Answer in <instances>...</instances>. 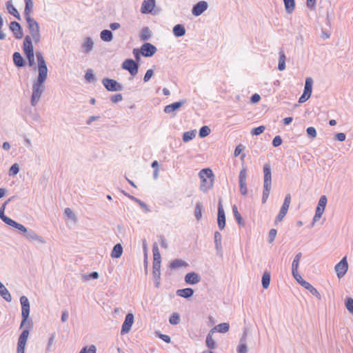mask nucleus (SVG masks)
Returning <instances> with one entry per match:
<instances>
[{
    "label": "nucleus",
    "instance_id": "nucleus-17",
    "mask_svg": "<svg viewBox=\"0 0 353 353\" xmlns=\"http://www.w3.org/2000/svg\"><path fill=\"white\" fill-rule=\"evenodd\" d=\"M134 317L132 313H128L126 314L124 322L123 323L121 326V334H125L129 332L134 323Z\"/></svg>",
    "mask_w": 353,
    "mask_h": 353
},
{
    "label": "nucleus",
    "instance_id": "nucleus-14",
    "mask_svg": "<svg viewBox=\"0 0 353 353\" xmlns=\"http://www.w3.org/2000/svg\"><path fill=\"white\" fill-rule=\"evenodd\" d=\"M157 51V48L156 46L150 43H144L141 46V55L144 57H151L156 53Z\"/></svg>",
    "mask_w": 353,
    "mask_h": 353
},
{
    "label": "nucleus",
    "instance_id": "nucleus-8",
    "mask_svg": "<svg viewBox=\"0 0 353 353\" xmlns=\"http://www.w3.org/2000/svg\"><path fill=\"white\" fill-rule=\"evenodd\" d=\"M312 85L313 79L311 77H307L305 81L303 92L299 99V103H303L310 98L312 92Z\"/></svg>",
    "mask_w": 353,
    "mask_h": 353
},
{
    "label": "nucleus",
    "instance_id": "nucleus-57",
    "mask_svg": "<svg viewBox=\"0 0 353 353\" xmlns=\"http://www.w3.org/2000/svg\"><path fill=\"white\" fill-rule=\"evenodd\" d=\"M54 339H55V333L54 332V333L50 334V337L48 338V345H47V347H46V352L51 351L50 347L54 342Z\"/></svg>",
    "mask_w": 353,
    "mask_h": 353
},
{
    "label": "nucleus",
    "instance_id": "nucleus-6",
    "mask_svg": "<svg viewBox=\"0 0 353 353\" xmlns=\"http://www.w3.org/2000/svg\"><path fill=\"white\" fill-rule=\"evenodd\" d=\"M25 19L31 35L30 37L35 43H38L41 40L40 28L38 22L32 17L25 18Z\"/></svg>",
    "mask_w": 353,
    "mask_h": 353
},
{
    "label": "nucleus",
    "instance_id": "nucleus-37",
    "mask_svg": "<svg viewBox=\"0 0 353 353\" xmlns=\"http://www.w3.org/2000/svg\"><path fill=\"white\" fill-rule=\"evenodd\" d=\"M25 2V9H24V18L32 17L30 15V12L32 10L33 8V1L32 0H24Z\"/></svg>",
    "mask_w": 353,
    "mask_h": 353
},
{
    "label": "nucleus",
    "instance_id": "nucleus-36",
    "mask_svg": "<svg viewBox=\"0 0 353 353\" xmlns=\"http://www.w3.org/2000/svg\"><path fill=\"white\" fill-rule=\"evenodd\" d=\"M6 8L8 12L16 17L18 20H21V16L17 11V8L12 5L11 1H8L6 3Z\"/></svg>",
    "mask_w": 353,
    "mask_h": 353
},
{
    "label": "nucleus",
    "instance_id": "nucleus-28",
    "mask_svg": "<svg viewBox=\"0 0 353 353\" xmlns=\"http://www.w3.org/2000/svg\"><path fill=\"white\" fill-rule=\"evenodd\" d=\"M230 325L228 323H221L214 326L210 330V332H218L219 333H226L229 331Z\"/></svg>",
    "mask_w": 353,
    "mask_h": 353
},
{
    "label": "nucleus",
    "instance_id": "nucleus-18",
    "mask_svg": "<svg viewBox=\"0 0 353 353\" xmlns=\"http://www.w3.org/2000/svg\"><path fill=\"white\" fill-rule=\"evenodd\" d=\"M9 28L10 31L13 33V36L15 39H20L23 37V31L21 24L19 22L16 21L10 22Z\"/></svg>",
    "mask_w": 353,
    "mask_h": 353
},
{
    "label": "nucleus",
    "instance_id": "nucleus-21",
    "mask_svg": "<svg viewBox=\"0 0 353 353\" xmlns=\"http://www.w3.org/2000/svg\"><path fill=\"white\" fill-rule=\"evenodd\" d=\"M185 282L189 285H195L200 282V275L194 272L187 273L185 276Z\"/></svg>",
    "mask_w": 353,
    "mask_h": 353
},
{
    "label": "nucleus",
    "instance_id": "nucleus-33",
    "mask_svg": "<svg viewBox=\"0 0 353 353\" xmlns=\"http://www.w3.org/2000/svg\"><path fill=\"white\" fill-rule=\"evenodd\" d=\"M188 266V264L187 262L184 261L182 259H174L169 265V268L170 270H174L178 268L181 267H187Z\"/></svg>",
    "mask_w": 353,
    "mask_h": 353
},
{
    "label": "nucleus",
    "instance_id": "nucleus-59",
    "mask_svg": "<svg viewBox=\"0 0 353 353\" xmlns=\"http://www.w3.org/2000/svg\"><path fill=\"white\" fill-rule=\"evenodd\" d=\"M156 336L167 343H169L171 342L170 336L167 334H161L159 332H157Z\"/></svg>",
    "mask_w": 353,
    "mask_h": 353
},
{
    "label": "nucleus",
    "instance_id": "nucleus-13",
    "mask_svg": "<svg viewBox=\"0 0 353 353\" xmlns=\"http://www.w3.org/2000/svg\"><path fill=\"white\" fill-rule=\"evenodd\" d=\"M186 99L174 102L164 107L163 112L166 114H172V117H175L176 112L186 103Z\"/></svg>",
    "mask_w": 353,
    "mask_h": 353
},
{
    "label": "nucleus",
    "instance_id": "nucleus-40",
    "mask_svg": "<svg viewBox=\"0 0 353 353\" xmlns=\"http://www.w3.org/2000/svg\"><path fill=\"white\" fill-rule=\"evenodd\" d=\"M232 212L234 214V216L237 221L238 224L241 226L245 225V221L243 220L242 216L241 214L239 212L237 207L234 205L232 207Z\"/></svg>",
    "mask_w": 353,
    "mask_h": 353
},
{
    "label": "nucleus",
    "instance_id": "nucleus-22",
    "mask_svg": "<svg viewBox=\"0 0 353 353\" xmlns=\"http://www.w3.org/2000/svg\"><path fill=\"white\" fill-rule=\"evenodd\" d=\"M221 241H222V235L221 234L216 231L214 232V244H215V248L216 250V254L222 256H223V249L221 245Z\"/></svg>",
    "mask_w": 353,
    "mask_h": 353
},
{
    "label": "nucleus",
    "instance_id": "nucleus-35",
    "mask_svg": "<svg viewBox=\"0 0 353 353\" xmlns=\"http://www.w3.org/2000/svg\"><path fill=\"white\" fill-rule=\"evenodd\" d=\"M270 279H271L270 272L268 271V270L265 271L262 276V280H261L262 286L264 289H268V287L270 286Z\"/></svg>",
    "mask_w": 353,
    "mask_h": 353
},
{
    "label": "nucleus",
    "instance_id": "nucleus-44",
    "mask_svg": "<svg viewBox=\"0 0 353 353\" xmlns=\"http://www.w3.org/2000/svg\"><path fill=\"white\" fill-rule=\"evenodd\" d=\"M214 332H210V331L209 333L208 334V335L206 336V339H205L206 345L210 349H214L215 347V341L213 340L212 336V334Z\"/></svg>",
    "mask_w": 353,
    "mask_h": 353
},
{
    "label": "nucleus",
    "instance_id": "nucleus-56",
    "mask_svg": "<svg viewBox=\"0 0 353 353\" xmlns=\"http://www.w3.org/2000/svg\"><path fill=\"white\" fill-rule=\"evenodd\" d=\"M247 170L246 168H243L239 172V183H246Z\"/></svg>",
    "mask_w": 353,
    "mask_h": 353
},
{
    "label": "nucleus",
    "instance_id": "nucleus-10",
    "mask_svg": "<svg viewBox=\"0 0 353 353\" xmlns=\"http://www.w3.org/2000/svg\"><path fill=\"white\" fill-rule=\"evenodd\" d=\"M291 202V195L290 194H287L285 196L283 203L279 210L278 215L276 216L274 223L277 224L279 222L281 221L286 214L288 213L290 205Z\"/></svg>",
    "mask_w": 353,
    "mask_h": 353
},
{
    "label": "nucleus",
    "instance_id": "nucleus-39",
    "mask_svg": "<svg viewBox=\"0 0 353 353\" xmlns=\"http://www.w3.org/2000/svg\"><path fill=\"white\" fill-rule=\"evenodd\" d=\"M8 225L11 226V227H13V228H16L17 230H19V231H21L23 233V235L25 234V233L28 230L23 225H22L21 223H17V221H14L12 219L8 223Z\"/></svg>",
    "mask_w": 353,
    "mask_h": 353
},
{
    "label": "nucleus",
    "instance_id": "nucleus-4",
    "mask_svg": "<svg viewBox=\"0 0 353 353\" xmlns=\"http://www.w3.org/2000/svg\"><path fill=\"white\" fill-rule=\"evenodd\" d=\"M263 190L262 196V203H265L268 199L272 188V172L271 167L269 163L263 165Z\"/></svg>",
    "mask_w": 353,
    "mask_h": 353
},
{
    "label": "nucleus",
    "instance_id": "nucleus-16",
    "mask_svg": "<svg viewBox=\"0 0 353 353\" xmlns=\"http://www.w3.org/2000/svg\"><path fill=\"white\" fill-rule=\"evenodd\" d=\"M208 8V3L205 1H200L192 6V14L195 17L201 15Z\"/></svg>",
    "mask_w": 353,
    "mask_h": 353
},
{
    "label": "nucleus",
    "instance_id": "nucleus-34",
    "mask_svg": "<svg viewBox=\"0 0 353 353\" xmlns=\"http://www.w3.org/2000/svg\"><path fill=\"white\" fill-rule=\"evenodd\" d=\"M0 295L2 296L3 299H5L8 302H10L12 301V296L8 289L4 286V285L0 281Z\"/></svg>",
    "mask_w": 353,
    "mask_h": 353
},
{
    "label": "nucleus",
    "instance_id": "nucleus-19",
    "mask_svg": "<svg viewBox=\"0 0 353 353\" xmlns=\"http://www.w3.org/2000/svg\"><path fill=\"white\" fill-rule=\"evenodd\" d=\"M23 236H26L27 239L31 242L37 241L41 244L46 243L45 239L42 236L38 235L31 229L28 230Z\"/></svg>",
    "mask_w": 353,
    "mask_h": 353
},
{
    "label": "nucleus",
    "instance_id": "nucleus-38",
    "mask_svg": "<svg viewBox=\"0 0 353 353\" xmlns=\"http://www.w3.org/2000/svg\"><path fill=\"white\" fill-rule=\"evenodd\" d=\"M285 11L288 14L293 12L295 8V0H283Z\"/></svg>",
    "mask_w": 353,
    "mask_h": 353
},
{
    "label": "nucleus",
    "instance_id": "nucleus-61",
    "mask_svg": "<svg viewBox=\"0 0 353 353\" xmlns=\"http://www.w3.org/2000/svg\"><path fill=\"white\" fill-rule=\"evenodd\" d=\"M64 214L70 219H72V220H75L76 219V216L75 214H74V212H72V210L69 208H66L65 210H64Z\"/></svg>",
    "mask_w": 353,
    "mask_h": 353
},
{
    "label": "nucleus",
    "instance_id": "nucleus-47",
    "mask_svg": "<svg viewBox=\"0 0 353 353\" xmlns=\"http://www.w3.org/2000/svg\"><path fill=\"white\" fill-rule=\"evenodd\" d=\"M132 201L138 203L139 205V206L144 210V212L145 213L150 212V210L149 207L148 206V205L145 203H144L143 201H142L141 200H140L139 199L132 198Z\"/></svg>",
    "mask_w": 353,
    "mask_h": 353
},
{
    "label": "nucleus",
    "instance_id": "nucleus-50",
    "mask_svg": "<svg viewBox=\"0 0 353 353\" xmlns=\"http://www.w3.org/2000/svg\"><path fill=\"white\" fill-rule=\"evenodd\" d=\"M85 79L88 82H94L96 81V78L93 71L91 69H88L85 74Z\"/></svg>",
    "mask_w": 353,
    "mask_h": 353
},
{
    "label": "nucleus",
    "instance_id": "nucleus-1",
    "mask_svg": "<svg viewBox=\"0 0 353 353\" xmlns=\"http://www.w3.org/2000/svg\"><path fill=\"white\" fill-rule=\"evenodd\" d=\"M20 303L21 305V322L20 329L25 327L18 339L17 353H25V347L29 336L30 329L33 326L32 320L29 319L30 315V302L26 296L20 297Z\"/></svg>",
    "mask_w": 353,
    "mask_h": 353
},
{
    "label": "nucleus",
    "instance_id": "nucleus-51",
    "mask_svg": "<svg viewBox=\"0 0 353 353\" xmlns=\"http://www.w3.org/2000/svg\"><path fill=\"white\" fill-rule=\"evenodd\" d=\"M265 129V128L264 125H260L256 128H254L251 130V134L255 136L260 135L264 132Z\"/></svg>",
    "mask_w": 353,
    "mask_h": 353
},
{
    "label": "nucleus",
    "instance_id": "nucleus-42",
    "mask_svg": "<svg viewBox=\"0 0 353 353\" xmlns=\"http://www.w3.org/2000/svg\"><path fill=\"white\" fill-rule=\"evenodd\" d=\"M203 205L200 202H197L194 208V216L197 221H200L202 218Z\"/></svg>",
    "mask_w": 353,
    "mask_h": 353
},
{
    "label": "nucleus",
    "instance_id": "nucleus-15",
    "mask_svg": "<svg viewBox=\"0 0 353 353\" xmlns=\"http://www.w3.org/2000/svg\"><path fill=\"white\" fill-rule=\"evenodd\" d=\"M225 214L223 210L221 200L219 199L218 203V213H217V224L219 230H222L225 227Z\"/></svg>",
    "mask_w": 353,
    "mask_h": 353
},
{
    "label": "nucleus",
    "instance_id": "nucleus-43",
    "mask_svg": "<svg viewBox=\"0 0 353 353\" xmlns=\"http://www.w3.org/2000/svg\"><path fill=\"white\" fill-rule=\"evenodd\" d=\"M195 135H196L195 131H194V130L185 132L183 134V137H182L183 141L185 143H187V142L192 140L195 137Z\"/></svg>",
    "mask_w": 353,
    "mask_h": 353
},
{
    "label": "nucleus",
    "instance_id": "nucleus-45",
    "mask_svg": "<svg viewBox=\"0 0 353 353\" xmlns=\"http://www.w3.org/2000/svg\"><path fill=\"white\" fill-rule=\"evenodd\" d=\"M180 322V315L177 312H173L170 318H169V323L171 325H176L179 324Z\"/></svg>",
    "mask_w": 353,
    "mask_h": 353
},
{
    "label": "nucleus",
    "instance_id": "nucleus-25",
    "mask_svg": "<svg viewBox=\"0 0 353 353\" xmlns=\"http://www.w3.org/2000/svg\"><path fill=\"white\" fill-rule=\"evenodd\" d=\"M194 290L190 288H186L183 289L177 290L176 292V294L177 296L185 298V299H189L192 297L194 294Z\"/></svg>",
    "mask_w": 353,
    "mask_h": 353
},
{
    "label": "nucleus",
    "instance_id": "nucleus-26",
    "mask_svg": "<svg viewBox=\"0 0 353 353\" xmlns=\"http://www.w3.org/2000/svg\"><path fill=\"white\" fill-rule=\"evenodd\" d=\"M94 46V42L91 37H86L84 40L83 43L82 44V51L85 54H88L90 52Z\"/></svg>",
    "mask_w": 353,
    "mask_h": 353
},
{
    "label": "nucleus",
    "instance_id": "nucleus-48",
    "mask_svg": "<svg viewBox=\"0 0 353 353\" xmlns=\"http://www.w3.org/2000/svg\"><path fill=\"white\" fill-rule=\"evenodd\" d=\"M345 305L348 312L353 314V299L351 297H346L345 300Z\"/></svg>",
    "mask_w": 353,
    "mask_h": 353
},
{
    "label": "nucleus",
    "instance_id": "nucleus-24",
    "mask_svg": "<svg viewBox=\"0 0 353 353\" xmlns=\"http://www.w3.org/2000/svg\"><path fill=\"white\" fill-rule=\"evenodd\" d=\"M14 64L17 68H23L26 65V62L22 55L19 52H15L12 54Z\"/></svg>",
    "mask_w": 353,
    "mask_h": 353
},
{
    "label": "nucleus",
    "instance_id": "nucleus-58",
    "mask_svg": "<svg viewBox=\"0 0 353 353\" xmlns=\"http://www.w3.org/2000/svg\"><path fill=\"white\" fill-rule=\"evenodd\" d=\"M276 234H277V230L276 229L272 228L269 231L268 239V243H271L274 241Z\"/></svg>",
    "mask_w": 353,
    "mask_h": 353
},
{
    "label": "nucleus",
    "instance_id": "nucleus-12",
    "mask_svg": "<svg viewBox=\"0 0 353 353\" xmlns=\"http://www.w3.org/2000/svg\"><path fill=\"white\" fill-rule=\"evenodd\" d=\"M334 269L336 272L337 277L339 279L343 277L348 270L347 256L343 257L342 259L335 265Z\"/></svg>",
    "mask_w": 353,
    "mask_h": 353
},
{
    "label": "nucleus",
    "instance_id": "nucleus-52",
    "mask_svg": "<svg viewBox=\"0 0 353 353\" xmlns=\"http://www.w3.org/2000/svg\"><path fill=\"white\" fill-rule=\"evenodd\" d=\"M248 347L246 343L240 342L236 347L237 353H247Z\"/></svg>",
    "mask_w": 353,
    "mask_h": 353
},
{
    "label": "nucleus",
    "instance_id": "nucleus-54",
    "mask_svg": "<svg viewBox=\"0 0 353 353\" xmlns=\"http://www.w3.org/2000/svg\"><path fill=\"white\" fill-rule=\"evenodd\" d=\"M327 201V199L326 196L322 195L319 200L318 205L316 207L321 208L325 210V208L326 207Z\"/></svg>",
    "mask_w": 353,
    "mask_h": 353
},
{
    "label": "nucleus",
    "instance_id": "nucleus-27",
    "mask_svg": "<svg viewBox=\"0 0 353 353\" xmlns=\"http://www.w3.org/2000/svg\"><path fill=\"white\" fill-rule=\"evenodd\" d=\"M302 256V253L301 252H299L297 253L294 259H293V261H292V276H295L297 274H299L298 272V268H299V262H300V259Z\"/></svg>",
    "mask_w": 353,
    "mask_h": 353
},
{
    "label": "nucleus",
    "instance_id": "nucleus-53",
    "mask_svg": "<svg viewBox=\"0 0 353 353\" xmlns=\"http://www.w3.org/2000/svg\"><path fill=\"white\" fill-rule=\"evenodd\" d=\"M19 172V166L17 163H14L11 165L9 170V175L10 176H15Z\"/></svg>",
    "mask_w": 353,
    "mask_h": 353
},
{
    "label": "nucleus",
    "instance_id": "nucleus-49",
    "mask_svg": "<svg viewBox=\"0 0 353 353\" xmlns=\"http://www.w3.org/2000/svg\"><path fill=\"white\" fill-rule=\"evenodd\" d=\"M154 286L159 288L160 285L161 271L152 270Z\"/></svg>",
    "mask_w": 353,
    "mask_h": 353
},
{
    "label": "nucleus",
    "instance_id": "nucleus-29",
    "mask_svg": "<svg viewBox=\"0 0 353 353\" xmlns=\"http://www.w3.org/2000/svg\"><path fill=\"white\" fill-rule=\"evenodd\" d=\"M172 32L176 37H181L185 34L186 30L183 24H176L173 27Z\"/></svg>",
    "mask_w": 353,
    "mask_h": 353
},
{
    "label": "nucleus",
    "instance_id": "nucleus-64",
    "mask_svg": "<svg viewBox=\"0 0 353 353\" xmlns=\"http://www.w3.org/2000/svg\"><path fill=\"white\" fill-rule=\"evenodd\" d=\"M122 99H123V96L121 94H116L112 95L110 97V101L112 103H118V102L122 101Z\"/></svg>",
    "mask_w": 353,
    "mask_h": 353
},
{
    "label": "nucleus",
    "instance_id": "nucleus-9",
    "mask_svg": "<svg viewBox=\"0 0 353 353\" xmlns=\"http://www.w3.org/2000/svg\"><path fill=\"white\" fill-rule=\"evenodd\" d=\"M294 279L305 289L307 290L313 296H316L319 299H321L320 293L318 290L313 287L309 282L305 281L299 274L293 276Z\"/></svg>",
    "mask_w": 353,
    "mask_h": 353
},
{
    "label": "nucleus",
    "instance_id": "nucleus-20",
    "mask_svg": "<svg viewBox=\"0 0 353 353\" xmlns=\"http://www.w3.org/2000/svg\"><path fill=\"white\" fill-rule=\"evenodd\" d=\"M156 4L155 0H144L141 7L142 14H150L152 12Z\"/></svg>",
    "mask_w": 353,
    "mask_h": 353
},
{
    "label": "nucleus",
    "instance_id": "nucleus-60",
    "mask_svg": "<svg viewBox=\"0 0 353 353\" xmlns=\"http://www.w3.org/2000/svg\"><path fill=\"white\" fill-rule=\"evenodd\" d=\"M308 137L314 139L316 137V130L314 127H308L306 130Z\"/></svg>",
    "mask_w": 353,
    "mask_h": 353
},
{
    "label": "nucleus",
    "instance_id": "nucleus-55",
    "mask_svg": "<svg viewBox=\"0 0 353 353\" xmlns=\"http://www.w3.org/2000/svg\"><path fill=\"white\" fill-rule=\"evenodd\" d=\"M157 238H158V240L159 241L161 246L164 249H167L168 247V245L167 243V240H166L165 237L164 236V235L158 234Z\"/></svg>",
    "mask_w": 353,
    "mask_h": 353
},
{
    "label": "nucleus",
    "instance_id": "nucleus-2",
    "mask_svg": "<svg viewBox=\"0 0 353 353\" xmlns=\"http://www.w3.org/2000/svg\"><path fill=\"white\" fill-rule=\"evenodd\" d=\"M36 57L38 64V76L32 84V95L41 98L44 91L43 84L48 77V67L43 54L41 52H36Z\"/></svg>",
    "mask_w": 353,
    "mask_h": 353
},
{
    "label": "nucleus",
    "instance_id": "nucleus-23",
    "mask_svg": "<svg viewBox=\"0 0 353 353\" xmlns=\"http://www.w3.org/2000/svg\"><path fill=\"white\" fill-rule=\"evenodd\" d=\"M15 196H11L6 201H5L2 205L1 206L0 208V219L5 223H6L7 225L8 224V223L12 220V219H10V217L7 216L5 215V209H6V207L7 205V204L11 201L13 199H14Z\"/></svg>",
    "mask_w": 353,
    "mask_h": 353
},
{
    "label": "nucleus",
    "instance_id": "nucleus-41",
    "mask_svg": "<svg viewBox=\"0 0 353 353\" xmlns=\"http://www.w3.org/2000/svg\"><path fill=\"white\" fill-rule=\"evenodd\" d=\"M151 37V32L148 27L142 28L140 32V39L142 41H148Z\"/></svg>",
    "mask_w": 353,
    "mask_h": 353
},
{
    "label": "nucleus",
    "instance_id": "nucleus-31",
    "mask_svg": "<svg viewBox=\"0 0 353 353\" xmlns=\"http://www.w3.org/2000/svg\"><path fill=\"white\" fill-rule=\"evenodd\" d=\"M123 253V247L121 244L117 243L114 245L112 250L111 252V257L113 259H118L119 258Z\"/></svg>",
    "mask_w": 353,
    "mask_h": 353
},
{
    "label": "nucleus",
    "instance_id": "nucleus-7",
    "mask_svg": "<svg viewBox=\"0 0 353 353\" xmlns=\"http://www.w3.org/2000/svg\"><path fill=\"white\" fill-rule=\"evenodd\" d=\"M102 84L109 92L121 91L123 89V86L121 83L108 77H105L102 79Z\"/></svg>",
    "mask_w": 353,
    "mask_h": 353
},
{
    "label": "nucleus",
    "instance_id": "nucleus-3",
    "mask_svg": "<svg viewBox=\"0 0 353 353\" xmlns=\"http://www.w3.org/2000/svg\"><path fill=\"white\" fill-rule=\"evenodd\" d=\"M199 176L201 179L200 190L205 193L213 187L214 173L209 168H203L199 172Z\"/></svg>",
    "mask_w": 353,
    "mask_h": 353
},
{
    "label": "nucleus",
    "instance_id": "nucleus-63",
    "mask_svg": "<svg viewBox=\"0 0 353 353\" xmlns=\"http://www.w3.org/2000/svg\"><path fill=\"white\" fill-rule=\"evenodd\" d=\"M282 142L283 141L281 137L279 135H277L273 139L272 144L274 148H277L282 144Z\"/></svg>",
    "mask_w": 353,
    "mask_h": 353
},
{
    "label": "nucleus",
    "instance_id": "nucleus-46",
    "mask_svg": "<svg viewBox=\"0 0 353 353\" xmlns=\"http://www.w3.org/2000/svg\"><path fill=\"white\" fill-rule=\"evenodd\" d=\"M210 132V128L208 125H203L199 129V136L200 138H204L208 136Z\"/></svg>",
    "mask_w": 353,
    "mask_h": 353
},
{
    "label": "nucleus",
    "instance_id": "nucleus-11",
    "mask_svg": "<svg viewBox=\"0 0 353 353\" xmlns=\"http://www.w3.org/2000/svg\"><path fill=\"white\" fill-rule=\"evenodd\" d=\"M123 70L129 72L132 77H134L139 71V63L132 59H125L121 65Z\"/></svg>",
    "mask_w": 353,
    "mask_h": 353
},
{
    "label": "nucleus",
    "instance_id": "nucleus-30",
    "mask_svg": "<svg viewBox=\"0 0 353 353\" xmlns=\"http://www.w3.org/2000/svg\"><path fill=\"white\" fill-rule=\"evenodd\" d=\"M285 61H286V56L283 50H280L279 52V63H278V70L279 71H283L285 69Z\"/></svg>",
    "mask_w": 353,
    "mask_h": 353
},
{
    "label": "nucleus",
    "instance_id": "nucleus-5",
    "mask_svg": "<svg viewBox=\"0 0 353 353\" xmlns=\"http://www.w3.org/2000/svg\"><path fill=\"white\" fill-rule=\"evenodd\" d=\"M22 49L28 59V65L30 67L34 66L35 65L34 47L32 39L29 35L24 37Z\"/></svg>",
    "mask_w": 353,
    "mask_h": 353
},
{
    "label": "nucleus",
    "instance_id": "nucleus-32",
    "mask_svg": "<svg viewBox=\"0 0 353 353\" xmlns=\"http://www.w3.org/2000/svg\"><path fill=\"white\" fill-rule=\"evenodd\" d=\"M100 38L103 41L110 42L113 39L112 32L110 30H103L100 33Z\"/></svg>",
    "mask_w": 353,
    "mask_h": 353
},
{
    "label": "nucleus",
    "instance_id": "nucleus-62",
    "mask_svg": "<svg viewBox=\"0 0 353 353\" xmlns=\"http://www.w3.org/2000/svg\"><path fill=\"white\" fill-rule=\"evenodd\" d=\"M153 75H154V70L152 69L148 70L143 77V82L146 83V82L149 81Z\"/></svg>",
    "mask_w": 353,
    "mask_h": 353
}]
</instances>
